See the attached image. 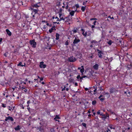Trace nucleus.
<instances>
[{
	"instance_id": "f257e3e1",
	"label": "nucleus",
	"mask_w": 132,
	"mask_h": 132,
	"mask_svg": "<svg viewBox=\"0 0 132 132\" xmlns=\"http://www.w3.org/2000/svg\"><path fill=\"white\" fill-rule=\"evenodd\" d=\"M100 116H101V118L102 120L104 121L106 119H109V115L107 113H106V115L103 114L102 113L100 114Z\"/></svg>"
},
{
	"instance_id": "f03ea898",
	"label": "nucleus",
	"mask_w": 132,
	"mask_h": 132,
	"mask_svg": "<svg viewBox=\"0 0 132 132\" xmlns=\"http://www.w3.org/2000/svg\"><path fill=\"white\" fill-rule=\"evenodd\" d=\"M30 44L31 45V46L33 48H35L36 47L37 44L36 42H35L34 39L30 40L29 41Z\"/></svg>"
},
{
	"instance_id": "7ed1b4c3",
	"label": "nucleus",
	"mask_w": 132,
	"mask_h": 132,
	"mask_svg": "<svg viewBox=\"0 0 132 132\" xmlns=\"http://www.w3.org/2000/svg\"><path fill=\"white\" fill-rule=\"evenodd\" d=\"M30 9L32 11V12L31 13L32 14L33 13H34V14L32 15V17H35V15L36 13H37L38 11V9L37 8L36 9H35L32 7H30Z\"/></svg>"
},
{
	"instance_id": "20e7f679",
	"label": "nucleus",
	"mask_w": 132,
	"mask_h": 132,
	"mask_svg": "<svg viewBox=\"0 0 132 132\" xmlns=\"http://www.w3.org/2000/svg\"><path fill=\"white\" fill-rule=\"evenodd\" d=\"M5 120L6 121H10L11 122H13L14 121V120L12 117L8 116V117H5Z\"/></svg>"
},
{
	"instance_id": "39448f33",
	"label": "nucleus",
	"mask_w": 132,
	"mask_h": 132,
	"mask_svg": "<svg viewBox=\"0 0 132 132\" xmlns=\"http://www.w3.org/2000/svg\"><path fill=\"white\" fill-rule=\"evenodd\" d=\"M68 61L70 62H73L76 60V58L73 56L69 57L68 59Z\"/></svg>"
},
{
	"instance_id": "423d86ee",
	"label": "nucleus",
	"mask_w": 132,
	"mask_h": 132,
	"mask_svg": "<svg viewBox=\"0 0 132 132\" xmlns=\"http://www.w3.org/2000/svg\"><path fill=\"white\" fill-rule=\"evenodd\" d=\"M40 2H38V3H36L35 4H32V7H32L34 8H38L40 6V5H39Z\"/></svg>"
},
{
	"instance_id": "0eeeda50",
	"label": "nucleus",
	"mask_w": 132,
	"mask_h": 132,
	"mask_svg": "<svg viewBox=\"0 0 132 132\" xmlns=\"http://www.w3.org/2000/svg\"><path fill=\"white\" fill-rule=\"evenodd\" d=\"M97 51L98 52V57L100 58H102V56L101 54H103V53L102 52V51L98 49L97 50Z\"/></svg>"
},
{
	"instance_id": "6e6552de",
	"label": "nucleus",
	"mask_w": 132,
	"mask_h": 132,
	"mask_svg": "<svg viewBox=\"0 0 132 132\" xmlns=\"http://www.w3.org/2000/svg\"><path fill=\"white\" fill-rule=\"evenodd\" d=\"M44 63L43 61H42L40 63L39 66L40 68H45L46 67V65L44 64Z\"/></svg>"
},
{
	"instance_id": "1a4fd4ad",
	"label": "nucleus",
	"mask_w": 132,
	"mask_h": 132,
	"mask_svg": "<svg viewBox=\"0 0 132 132\" xmlns=\"http://www.w3.org/2000/svg\"><path fill=\"white\" fill-rule=\"evenodd\" d=\"M56 26H52V27L49 30V31L50 33H51L53 30L56 31V29L55 28Z\"/></svg>"
},
{
	"instance_id": "9d476101",
	"label": "nucleus",
	"mask_w": 132,
	"mask_h": 132,
	"mask_svg": "<svg viewBox=\"0 0 132 132\" xmlns=\"http://www.w3.org/2000/svg\"><path fill=\"white\" fill-rule=\"evenodd\" d=\"M80 41V40L79 39H77L75 38V39L73 40V43L75 45L76 44H77L78 43H79Z\"/></svg>"
},
{
	"instance_id": "9b49d317",
	"label": "nucleus",
	"mask_w": 132,
	"mask_h": 132,
	"mask_svg": "<svg viewBox=\"0 0 132 132\" xmlns=\"http://www.w3.org/2000/svg\"><path fill=\"white\" fill-rule=\"evenodd\" d=\"M61 118L59 116V115H56L55 117L54 118V119L56 121H58L59 122L60 121L59 120H57V119H60Z\"/></svg>"
},
{
	"instance_id": "f8f14e48",
	"label": "nucleus",
	"mask_w": 132,
	"mask_h": 132,
	"mask_svg": "<svg viewBox=\"0 0 132 132\" xmlns=\"http://www.w3.org/2000/svg\"><path fill=\"white\" fill-rule=\"evenodd\" d=\"M116 88L113 87H112L110 88V93L111 94L116 91Z\"/></svg>"
},
{
	"instance_id": "ddd939ff",
	"label": "nucleus",
	"mask_w": 132,
	"mask_h": 132,
	"mask_svg": "<svg viewBox=\"0 0 132 132\" xmlns=\"http://www.w3.org/2000/svg\"><path fill=\"white\" fill-rule=\"evenodd\" d=\"M99 65L97 64H95L93 67V68L95 70H97L98 69Z\"/></svg>"
},
{
	"instance_id": "4468645a",
	"label": "nucleus",
	"mask_w": 132,
	"mask_h": 132,
	"mask_svg": "<svg viewBox=\"0 0 132 132\" xmlns=\"http://www.w3.org/2000/svg\"><path fill=\"white\" fill-rule=\"evenodd\" d=\"M127 70H132V63H130V64H128L127 65Z\"/></svg>"
},
{
	"instance_id": "2eb2a0df",
	"label": "nucleus",
	"mask_w": 132,
	"mask_h": 132,
	"mask_svg": "<svg viewBox=\"0 0 132 132\" xmlns=\"http://www.w3.org/2000/svg\"><path fill=\"white\" fill-rule=\"evenodd\" d=\"M108 126L109 128L111 129H113L114 130L115 129V126L111 124H109L108 125Z\"/></svg>"
},
{
	"instance_id": "dca6fc26",
	"label": "nucleus",
	"mask_w": 132,
	"mask_h": 132,
	"mask_svg": "<svg viewBox=\"0 0 132 132\" xmlns=\"http://www.w3.org/2000/svg\"><path fill=\"white\" fill-rule=\"evenodd\" d=\"M6 31L7 32V35H8L9 36H11L12 34L11 32L8 29H7L6 30Z\"/></svg>"
},
{
	"instance_id": "f3484780",
	"label": "nucleus",
	"mask_w": 132,
	"mask_h": 132,
	"mask_svg": "<svg viewBox=\"0 0 132 132\" xmlns=\"http://www.w3.org/2000/svg\"><path fill=\"white\" fill-rule=\"evenodd\" d=\"M60 18V19L59 18L58 19V20H59V21H60L62 20H63L64 21L65 19L68 18L67 17H65L64 18L63 17H62Z\"/></svg>"
},
{
	"instance_id": "a211bd4d",
	"label": "nucleus",
	"mask_w": 132,
	"mask_h": 132,
	"mask_svg": "<svg viewBox=\"0 0 132 132\" xmlns=\"http://www.w3.org/2000/svg\"><path fill=\"white\" fill-rule=\"evenodd\" d=\"M37 129L38 130H39L41 132H43L44 131V129L43 127L41 126H40L39 127H38Z\"/></svg>"
},
{
	"instance_id": "6ab92c4d",
	"label": "nucleus",
	"mask_w": 132,
	"mask_h": 132,
	"mask_svg": "<svg viewBox=\"0 0 132 132\" xmlns=\"http://www.w3.org/2000/svg\"><path fill=\"white\" fill-rule=\"evenodd\" d=\"M81 68H82L80 70V72L82 73V74H83V73L84 71V67L83 65L81 66Z\"/></svg>"
},
{
	"instance_id": "aec40b11",
	"label": "nucleus",
	"mask_w": 132,
	"mask_h": 132,
	"mask_svg": "<svg viewBox=\"0 0 132 132\" xmlns=\"http://www.w3.org/2000/svg\"><path fill=\"white\" fill-rule=\"evenodd\" d=\"M14 130L16 131H18L20 130L21 129L20 127V126L18 125L17 127L14 128Z\"/></svg>"
},
{
	"instance_id": "412c9836",
	"label": "nucleus",
	"mask_w": 132,
	"mask_h": 132,
	"mask_svg": "<svg viewBox=\"0 0 132 132\" xmlns=\"http://www.w3.org/2000/svg\"><path fill=\"white\" fill-rule=\"evenodd\" d=\"M60 34L58 33H56V39L58 40L59 38Z\"/></svg>"
},
{
	"instance_id": "4be33fe9",
	"label": "nucleus",
	"mask_w": 132,
	"mask_h": 132,
	"mask_svg": "<svg viewBox=\"0 0 132 132\" xmlns=\"http://www.w3.org/2000/svg\"><path fill=\"white\" fill-rule=\"evenodd\" d=\"M16 87H15L14 88H10L9 89V90H10V92H13L15 90V88Z\"/></svg>"
},
{
	"instance_id": "5701e85b",
	"label": "nucleus",
	"mask_w": 132,
	"mask_h": 132,
	"mask_svg": "<svg viewBox=\"0 0 132 132\" xmlns=\"http://www.w3.org/2000/svg\"><path fill=\"white\" fill-rule=\"evenodd\" d=\"M74 80V79L72 78H69L68 80L69 82H73Z\"/></svg>"
},
{
	"instance_id": "b1692460",
	"label": "nucleus",
	"mask_w": 132,
	"mask_h": 132,
	"mask_svg": "<svg viewBox=\"0 0 132 132\" xmlns=\"http://www.w3.org/2000/svg\"><path fill=\"white\" fill-rule=\"evenodd\" d=\"M22 63L21 62H20L18 64V66H21L22 67H23V66H25V63H24V65H22Z\"/></svg>"
},
{
	"instance_id": "393cba45",
	"label": "nucleus",
	"mask_w": 132,
	"mask_h": 132,
	"mask_svg": "<svg viewBox=\"0 0 132 132\" xmlns=\"http://www.w3.org/2000/svg\"><path fill=\"white\" fill-rule=\"evenodd\" d=\"M75 13V11H72L70 12V14L71 16H73L74 15Z\"/></svg>"
},
{
	"instance_id": "a878e982",
	"label": "nucleus",
	"mask_w": 132,
	"mask_h": 132,
	"mask_svg": "<svg viewBox=\"0 0 132 132\" xmlns=\"http://www.w3.org/2000/svg\"><path fill=\"white\" fill-rule=\"evenodd\" d=\"M108 111L110 112L111 114L113 115L116 114V113L114 112H113L112 110L110 109L109 110H108Z\"/></svg>"
},
{
	"instance_id": "bb28decb",
	"label": "nucleus",
	"mask_w": 132,
	"mask_h": 132,
	"mask_svg": "<svg viewBox=\"0 0 132 132\" xmlns=\"http://www.w3.org/2000/svg\"><path fill=\"white\" fill-rule=\"evenodd\" d=\"M96 103L97 102L96 100H94L92 101V104L93 105H95Z\"/></svg>"
},
{
	"instance_id": "cd10ccee",
	"label": "nucleus",
	"mask_w": 132,
	"mask_h": 132,
	"mask_svg": "<svg viewBox=\"0 0 132 132\" xmlns=\"http://www.w3.org/2000/svg\"><path fill=\"white\" fill-rule=\"evenodd\" d=\"M7 108H8V109L9 110H10L11 111H13V109H14V107H13V109H12V107L11 108L10 106H8L7 107Z\"/></svg>"
},
{
	"instance_id": "c85d7f7f",
	"label": "nucleus",
	"mask_w": 132,
	"mask_h": 132,
	"mask_svg": "<svg viewBox=\"0 0 132 132\" xmlns=\"http://www.w3.org/2000/svg\"><path fill=\"white\" fill-rule=\"evenodd\" d=\"M85 6L84 7L82 6L81 7V10L83 12L85 11Z\"/></svg>"
},
{
	"instance_id": "c756f323",
	"label": "nucleus",
	"mask_w": 132,
	"mask_h": 132,
	"mask_svg": "<svg viewBox=\"0 0 132 132\" xmlns=\"http://www.w3.org/2000/svg\"><path fill=\"white\" fill-rule=\"evenodd\" d=\"M88 57L91 59H93V54L92 53L90 54L89 55Z\"/></svg>"
},
{
	"instance_id": "7c9ffc66",
	"label": "nucleus",
	"mask_w": 132,
	"mask_h": 132,
	"mask_svg": "<svg viewBox=\"0 0 132 132\" xmlns=\"http://www.w3.org/2000/svg\"><path fill=\"white\" fill-rule=\"evenodd\" d=\"M46 25L47 26H48L50 27H52V24L49 23L47 22L46 23Z\"/></svg>"
},
{
	"instance_id": "2f4dec72",
	"label": "nucleus",
	"mask_w": 132,
	"mask_h": 132,
	"mask_svg": "<svg viewBox=\"0 0 132 132\" xmlns=\"http://www.w3.org/2000/svg\"><path fill=\"white\" fill-rule=\"evenodd\" d=\"M91 43L93 44V43H97V42L95 40H93L91 41Z\"/></svg>"
},
{
	"instance_id": "473e14b6",
	"label": "nucleus",
	"mask_w": 132,
	"mask_h": 132,
	"mask_svg": "<svg viewBox=\"0 0 132 132\" xmlns=\"http://www.w3.org/2000/svg\"><path fill=\"white\" fill-rule=\"evenodd\" d=\"M108 44H109V45H111L112 44V41L111 40H109L108 42Z\"/></svg>"
},
{
	"instance_id": "72a5a7b5",
	"label": "nucleus",
	"mask_w": 132,
	"mask_h": 132,
	"mask_svg": "<svg viewBox=\"0 0 132 132\" xmlns=\"http://www.w3.org/2000/svg\"><path fill=\"white\" fill-rule=\"evenodd\" d=\"M28 90V89L26 87H25L24 89L23 90V91L24 92H26Z\"/></svg>"
},
{
	"instance_id": "f704fd0d",
	"label": "nucleus",
	"mask_w": 132,
	"mask_h": 132,
	"mask_svg": "<svg viewBox=\"0 0 132 132\" xmlns=\"http://www.w3.org/2000/svg\"><path fill=\"white\" fill-rule=\"evenodd\" d=\"M2 106L3 108H5L6 106V104L4 103H2Z\"/></svg>"
},
{
	"instance_id": "c9c22d12",
	"label": "nucleus",
	"mask_w": 132,
	"mask_h": 132,
	"mask_svg": "<svg viewBox=\"0 0 132 132\" xmlns=\"http://www.w3.org/2000/svg\"><path fill=\"white\" fill-rule=\"evenodd\" d=\"M27 107H29V104H30V100L28 101H27Z\"/></svg>"
},
{
	"instance_id": "e433bc0d",
	"label": "nucleus",
	"mask_w": 132,
	"mask_h": 132,
	"mask_svg": "<svg viewBox=\"0 0 132 132\" xmlns=\"http://www.w3.org/2000/svg\"><path fill=\"white\" fill-rule=\"evenodd\" d=\"M80 75H79L77 76V78L78 79V81H79V79L80 77Z\"/></svg>"
},
{
	"instance_id": "4c0bfd02",
	"label": "nucleus",
	"mask_w": 132,
	"mask_h": 132,
	"mask_svg": "<svg viewBox=\"0 0 132 132\" xmlns=\"http://www.w3.org/2000/svg\"><path fill=\"white\" fill-rule=\"evenodd\" d=\"M68 18L65 19V21H64L65 22H68L69 21V19L68 18V17H67Z\"/></svg>"
},
{
	"instance_id": "58836bf2",
	"label": "nucleus",
	"mask_w": 132,
	"mask_h": 132,
	"mask_svg": "<svg viewBox=\"0 0 132 132\" xmlns=\"http://www.w3.org/2000/svg\"><path fill=\"white\" fill-rule=\"evenodd\" d=\"M82 125L84 127H86V123H85L83 122L82 123Z\"/></svg>"
},
{
	"instance_id": "ea45409f",
	"label": "nucleus",
	"mask_w": 132,
	"mask_h": 132,
	"mask_svg": "<svg viewBox=\"0 0 132 132\" xmlns=\"http://www.w3.org/2000/svg\"><path fill=\"white\" fill-rule=\"evenodd\" d=\"M65 44L66 45H69V42L68 40H67L65 42Z\"/></svg>"
},
{
	"instance_id": "a19ab883",
	"label": "nucleus",
	"mask_w": 132,
	"mask_h": 132,
	"mask_svg": "<svg viewBox=\"0 0 132 132\" xmlns=\"http://www.w3.org/2000/svg\"><path fill=\"white\" fill-rule=\"evenodd\" d=\"M97 20V19L95 18H91L90 19V20Z\"/></svg>"
},
{
	"instance_id": "79ce46f5",
	"label": "nucleus",
	"mask_w": 132,
	"mask_h": 132,
	"mask_svg": "<svg viewBox=\"0 0 132 132\" xmlns=\"http://www.w3.org/2000/svg\"><path fill=\"white\" fill-rule=\"evenodd\" d=\"M75 7H76L77 9L79 7V6L78 4H76L75 5Z\"/></svg>"
},
{
	"instance_id": "37998d69",
	"label": "nucleus",
	"mask_w": 132,
	"mask_h": 132,
	"mask_svg": "<svg viewBox=\"0 0 132 132\" xmlns=\"http://www.w3.org/2000/svg\"><path fill=\"white\" fill-rule=\"evenodd\" d=\"M100 99V100L102 102L104 100V98H101Z\"/></svg>"
},
{
	"instance_id": "c03bdc74",
	"label": "nucleus",
	"mask_w": 132,
	"mask_h": 132,
	"mask_svg": "<svg viewBox=\"0 0 132 132\" xmlns=\"http://www.w3.org/2000/svg\"><path fill=\"white\" fill-rule=\"evenodd\" d=\"M50 131L51 132H55V131L53 129L51 128L50 129Z\"/></svg>"
},
{
	"instance_id": "a18cd8bd",
	"label": "nucleus",
	"mask_w": 132,
	"mask_h": 132,
	"mask_svg": "<svg viewBox=\"0 0 132 132\" xmlns=\"http://www.w3.org/2000/svg\"><path fill=\"white\" fill-rule=\"evenodd\" d=\"M25 87L24 86H22L21 87L20 86V88L22 89L23 91V90L24 89Z\"/></svg>"
},
{
	"instance_id": "49530a36",
	"label": "nucleus",
	"mask_w": 132,
	"mask_h": 132,
	"mask_svg": "<svg viewBox=\"0 0 132 132\" xmlns=\"http://www.w3.org/2000/svg\"><path fill=\"white\" fill-rule=\"evenodd\" d=\"M98 88H99L100 90L101 91H102L103 90V89L102 88V87H98Z\"/></svg>"
},
{
	"instance_id": "de8ad7c7",
	"label": "nucleus",
	"mask_w": 132,
	"mask_h": 132,
	"mask_svg": "<svg viewBox=\"0 0 132 132\" xmlns=\"http://www.w3.org/2000/svg\"><path fill=\"white\" fill-rule=\"evenodd\" d=\"M77 29V28H76V29H75L73 30V33H76L77 32V30H76Z\"/></svg>"
},
{
	"instance_id": "09e8293b",
	"label": "nucleus",
	"mask_w": 132,
	"mask_h": 132,
	"mask_svg": "<svg viewBox=\"0 0 132 132\" xmlns=\"http://www.w3.org/2000/svg\"><path fill=\"white\" fill-rule=\"evenodd\" d=\"M102 15L104 17H105L107 16V14H106L105 13H103L102 14Z\"/></svg>"
},
{
	"instance_id": "8fccbe9b",
	"label": "nucleus",
	"mask_w": 132,
	"mask_h": 132,
	"mask_svg": "<svg viewBox=\"0 0 132 132\" xmlns=\"http://www.w3.org/2000/svg\"><path fill=\"white\" fill-rule=\"evenodd\" d=\"M8 54V52H6V53H5L4 54V56H5V57H6L7 56V54Z\"/></svg>"
},
{
	"instance_id": "3c124183",
	"label": "nucleus",
	"mask_w": 132,
	"mask_h": 132,
	"mask_svg": "<svg viewBox=\"0 0 132 132\" xmlns=\"http://www.w3.org/2000/svg\"><path fill=\"white\" fill-rule=\"evenodd\" d=\"M65 88H66L65 86H64V87L63 88H62V91H63L64 90H65Z\"/></svg>"
},
{
	"instance_id": "603ef678",
	"label": "nucleus",
	"mask_w": 132,
	"mask_h": 132,
	"mask_svg": "<svg viewBox=\"0 0 132 132\" xmlns=\"http://www.w3.org/2000/svg\"><path fill=\"white\" fill-rule=\"evenodd\" d=\"M108 18H110V19H114V18L113 17H111L110 15L109 16H108Z\"/></svg>"
},
{
	"instance_id": "864d4df0",
	"label": "nucleus",
	"mask_w": 132,
	"mask_h": 132,
	"mask_svg": "<svg viewBox=\"0 0 132 132\" xmlns=\"http://www.w3.org/2000/svg\"><path fill=\"white\" fill-rule=\"evenodd\" d=\"M67 3V4L66 6L65 7V8L66 9H68V7H69V6H68V3Z\"/></svg>"
},
{
	"instance_id": "5fc2aeb1",
	"label": "nucleus",
	"mask_w": 132,
	"mask_h": 132,
	"mask_svg": "<svg viewBox=\"0 0 132 132\" xmlns=\"http://www.w3.org/2000/svg\"><path fill=\"white\" fill-rule=\"evenodd\" d=\"M82 79H83L82 77H80V79H79V81H80V82H82Z\"/></svg>"
},
{
	"instance_id": "6e6d98bb",
	"label": "nucleus",
	"mask_w": 132,
	"mask_h": 132,
	"mask_svg": "<svg viewBox=\"0 0 132 132\" xmlns=\"http://www.w3.org/2000/svg\"><path fill=\"white\" fill-rule=\"evenodd\" d=\"M130 129V127H128L127 128H126L125 129V130H129Z\"/></svg>"
},
{
	"instance_id": "4d7b16f0",
	"label": "nucleus",
	"mask_w": 132,
	"mask_h": 132,
	"mask_svg": "<svg viewBox=\"0 0 132 132\" xmlns=\"http://www.w3.org/2000/svg\"><path fill=\"white\" fill-rule=\"evenodd\" d=\"M87 32H86L84 34V37H86L87 36Z\"/></svg>"
},
{
	"instance_id": "13d9d810",
	"label": "nucleus",
	"mask_w": 132,
	"mask_h": 132,
	"mask_svg": "<svg viewBox=\"0 0 132 132\" xmlns=\"http://www.w3.org/2000/svg\"><path fill=\"white\" fill-rule=\"evenodd\" d=\"M40 81H39L40 82V81H42L43 80V77H40Z\"/></svg>"
},
{
	"instance_id": "bf43d9fd",
	"label": "nucleus",
	"mask_w": 132,
	"mask_h": 132,
	"mask_svg": "<svg viewBox=\"0 0 132 132\" xmlns=\"http://www.w3.org/2000/svg\"><path fill=\"white\" fill-rule=\"evenodd\" d=\"M103 96V95H100L98 97V98L100 99L101 97H102Z\"/></svg>"
},
{
	"instance_id": "052dcab7",
	"label": "nucleus",
	"mask_w": 132,
	"mask_h": 132,
	"mask_svg": "<svg viewBox=\"0 0 132 132\" xmlns=\"http://www.w3.org/2000/svg\"><path fill=\"white\" fill-rule=\"evenodd\" d=\"M87 1H86L85 2H84L83 3V5H85V4L87 2Z\"/></svg>"
},
{
	"instance_id": "680f3d73",
	"label": "nucleus",
	"mask_w": 132,
	"mask_h": 132,
	"mask_svg": "<svg viewBox=\"0 0 132 132\" xmlns=\"http://www.w3.org/2000/svg\"><path fill=\"white\" fill-rule=\"evenodd\" d=\"M97 87H96V88L94 90V92H96L97 89Z\"/></svg>"
},
{
	"instance_id": "e2e57ef3",
	"label": "nucleus",
	"mask_w": 132,
	"mask_h": 132,
	"mask_svg": "<svg viewBox=\"0 0 132 132\" xmlns=\"http://www.w3.org/2000/svg\"><path fill=\"white\" fill-rule=\"evenodd\" d=\"M28 111H30V108L29 107H28L27 108Z\"/></svg>"
},
{
	"instance_id": "0e129e2a",
	"label": "nucleus",
	"mask_w": 132,
	"mask_h": 132,
	"mask_svg": "<svg viewBox=\"0 0 132 132\" xmlns=\"http://www.w3.org/2000/svg\"><path fill=\"white\" fill-rule=\"evenodd\" d=\"M81 31L82 32H84L85 31V30L83 29H81Z\"/></svg>"
},
{
	"instance_id": "69168bd1",
	"label": "nucleus",
	"mask_w": 132,
	"mask_h": 132,
	"mask_svg": "<svg viewBox=\"0 0 132 132\" xmlns=\"http://www.w3.org/2000/svg\"><path fill=\"white\" fill-rule=\"evenodd\" d=\"M97 113L98 114H100V111H98L97 112Z\"/></svg>"
},
{
	"instance_id": "338daca9",
	"label": "nucleus",
	"mask_w": 132,
	"mask_h": 132,
	"mask_svg": "<svg viewBox=\"0 0 132 132\" xmlns=\"http://www.w3.org/2000/svg\"><path fill=\"white\" fill-rule=\"evenodd\" d=\"M62 15V14L61 13H60L59 14V17L60 18V17H61Z\"/></svg>"
},
{
	"instance_id": "774afa93",
	"label": "nucleus",
	"mask_w": 132,
	"mask_h": 132,
	"mask_svg": "<svg viewBox=\"0 0 132 132\" xmlns=\"http://www.w3.org/2000/svg\"><path fill=\"white\" fill-rule=\"evenodd\" d=\"M3 40V39L2 38H0V43L1 44L2 42V40Z\"/></svg>"
}]
</instances>
